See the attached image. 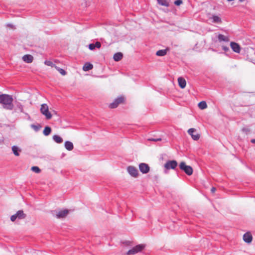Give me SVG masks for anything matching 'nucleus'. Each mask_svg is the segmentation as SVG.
<instances>
[{
	"instance_id": "25",
	"label": "nucleus",
	"mask_w": 255,
	"mask_h": 255,
	"mask_svg": "<svg viewBox=\"0 0 255 255\" xmlns=\"http://www.w3.org/2000/svg\"><path fill=\"white\" fill-rule=\"evenodd\" d=\"M198 107L200 109L203 110L207 107V105L206 102L202 101L198 104Z\"/></svg>"
},
{
	"instance_id": "45",
	"label": "nucleus",
	"mask_w": 255,
	"mask_h": 255,
	"mask_svg": "<svg viewBox=\"0 0 255 255\" xmlns=\"http://www.w3.org/2000/svg\"><path fill=\"white\" fill-rule=\"evenodd\" d=\"M54 114H56V112H55V111H54Z\"/></svg>"
},
{
	"instance_id": "15",
	"label": "nucleus",
	"mask_w": 255,
	"mask_h": 255,
	"mask_svg": "<svg viewBox=\"0 0 255 255\" xmlns=\"http://www.w3.org/2000/svg\"><path fill=\"white\" fill-rule=\"evenodd\" d=\"M178 82L181 88L183 89L186 87V82L183 78L179 77L178 78Z\"/></svg>"
},
{
	"instance_id": "4",
	"label": "nucleus",
	"mask_w": 255,
	"mask_h": 255,
	"mask_svg": "<svg viewBox=\"0 0 255 255\" xmlns=\"http://www.w3.org/2000/svg\"><path fill=\"white\" fill-rule=\"evenodd\" d=\"M178 165L176 160H168L164 165L165 168L164 172L167 173V171L170 169H175Z\"/></svg>"
},
{
	"instance_id": "41",
	"label": "nucleus",
	"mask_w": 255,
	"mask_h": 255,
	"mask_svg": "<svg viewBox=\"0 0 255 255\" xmlns=\"http://www.w3.org/2000/svg\"><path fill=\"white\" fill-rule=\"evenodd\" d=\"M251 141L253 143H255V139H252Z\"/></svg>"
},
{
	"instance_id": "42",
	"label": "nucleus",
	"mask_w": 255,
	"mask_h": 255,
	"mask_svg": "<svg viewBox=\"0 0 255 255\" xmlns=\"http://www.w3.org/2000/svg\"><path fill=\"white\" fill-rule=\"evenodd\" d=\"M244 0H239V1H241V2H243V1H244Z\"/></svg>"
},
{
	"instance_id": "22",
	"label": "nucleus",
	"mask_w": 255,
	"mask_h": 255,
	"mask_svg": "<svg viewBox=\"0 0 255 255\" xmlns=\"http://www.w3.org/2000/svg\"><path fill=\"white\" fill-rule=\"evenodd\" d=\"M53 139L57 143H61L63 142V139L57 135H53Z\"/></svg>"
},
{
	"instance_id": "39",
	"label": "nucleus",
	"mask_w": 255,
	"mask_h": 255,
	"mask_svg": "<svg viewBox=\"0 0 255 255\" xmlns=\"http://www.w3.org/2000/svg\"><path fill=\"white\" fill-rule=\"evenodd\" d=\"M216 188H215V187H212V188H211V192H212V193H214V192H215V191H216Z\"/></svg>"
},
{
	"instance_id": "37",
	"label": "nucleus",
	"mask_w": 255,
	"mask_h": 255,
	"mask_svg": "<svg viewBox=\"0 0 255 255\" xmlns=\"http://www.w3.org/2000/svg\"><path fill=\"white\" fill-rule=\"evenodd\" d=\"M123 243L125 244L126 245L129 246L130 245L131 242L130 241H127L124 242Z\"/></svg>"
},
{
	"instance_id": "20",
	"label": "nucleus",
	"mask_w": 255,
	"mask_h": 255,
	"mask_svg": "<svg viewBox=\"0 0 255 255\" xmlns=\"http://www.w3.org/2000/svg\"><path fill=\"white\" fill-rule=\"evenodd\" d=\"M93 65L90 63H86L83 67V70L84 71H88L92 69Z\"/></svg>"
},
{
	"instance_id": "16",
	"label": "nucleus",
	"mask_w": 255,
	"mask_h": 255,
	"mask_svg": "<svg viewBox=\"0 0 255 255\" xmlns=\"http://www.w3.org/2000/svg\"><path fill=\"white\" fill-rule=\"evenodd\" d=\"M64 146L65 148L69 151L72 150L74 148L73 144L69 141H66L65 142Z\"/></svg>"
},
{
	"instance_id": "29",
	"label": "nucleus",
	"mask_w": 255,
	"mask_h": 255,
	"mask_svg": "<svg viewBox=\"0 0 255 255\" xmlns=\"http://www.w3.org/2000/svg\"><path fill=\"white\" fill-rule=\"evenodd\" d=\"M31 170L35 173H38L40 172V169L37 166H33L31 167Z\"/></svg>"
},
{
	"instance_id": "44",
	"label": "nucleus",
	"mask_w": 255,
	"mask_h": 255,
	"mask_svg": "<svg viewBox=\"0 0 255 255\" xmlns=\"http://www.w3.org/2000/svg\"><path fill=\"white\" fill-rule=\"evenodd\" d=\"M54 114H56V112H55V111H54Z\"/></svg>"
},
{
	"instance_id": "7",
	"label": "nucleus",
	"mask_w": 255,
	"mask_h": 255,
	"mask_svg": "<svg viewBox=\"0 0 255 255\" xmlns=\"http://www.w3.org/2000/svg\"><path fill=\"white\" fill-rule=\"evenodd\" d=\"M125 101V98L123 96H121L115 100V101L111 103L109 105V107L111 109H114L117 108L119 104H122Z\"/></svg>"
},
{
	"instance_id": "40",
	"label": "nucleus",
	"mask_w": 255,
	"mask_h": 255,
	"mask_svg": "<svg viewBox=\"0 0 255 255\" xmlns=\"http://www.w3.org/2000/svg\"><path fill=\"white\" fill-rule=\"evenodd\" d=\"M7 26L9 27H11V28H14V26H13V25H12V24H7Z\"/></svg>"
},
{
	"instance_id": "13",
	"label": "nucleus",
	"mask_w": 255,
	"mask_h": 255,
	"mask_svg": "<svg viewBox=\"0 0 255 255\" xmlns=\"http://www.w3.org/2000/svg\"><path fill=\"white\" fill-rule=\"evenodd\" d=\"M243 240L246 243H251L253 240V237L251 234L249 232L245 233L243 236Z\"/></svg>"
},
{
	"instance_id": "19",
	"label": "nucleus",
	"mask_w": 255,
	"mask_h": 255,
	"mask_svg": "<svg viewBox=\"0 0 255 255\" xmlns=\"http://www.w3.org/2000/svg\"><path fill=\"white\" fill-rule=\"evenodd\" d=\"M169 48H166L165 49L163 50H159L156 52V55L158 56H164L167 54V52Z\"/></svg>"
},
{
	"instance_id": "10",
	"label": "nucleus",
	"mask_w": 255,
	"mask_h": 255,
	"mask_svg": "<svg viewBox=\"0 0 255 255\" xmlns=\"http://www.w3.org/2000/svg\"><path fill=\"white\" fill-rule=\"evenodd\" d=\"M139 169L141 173L146 174L149 171L150 167L147 164L141 163L139 164Z\"/></svg>"
},
{
	"instance_id": "11",
	"label": "nucleus",
	"mask_w": 255,
	"mask_h": 255,
	"mask_svg": "<svg viewBox=\"0 0 255 255\" xmlns=\"http://www.w3.org/2000/svg\"><path fill=\"white\" fill-rule=\"evenodd\" d=\"M196 130L195 128H191L188 129V133L191 136L192 138L195 140H197L200 138V134L198 133H197L196 134H194L193 132Z\"/></svg>"
},
{
	"instance_id": "28",
	"label": "nucleus",
	"mask_w": 255,
	"mask_h": 255,
	"mask_svg": "<svg viewBox=\"0 0 255 255\" xmlns=\"http://www.w3.org/2000/svg\"><path fill=\"white\" fill-rule=\"evenodd\" d=\"M31 127L35 131H37L39 130V129L41 128V126L40 125H31Z\"/></svg>"
},
{
	"instance_id": "21",
	"label": "nucleus",
	"mask_w": 255,
	"mask_h": 255,
	"mask_svg": "<svg viewBox=\"0 0 255 255\" xmlns=\"http://www.w3.org/2000/svg\"><path fill=\"white\" fill-rule=\"evenodd\" d=\"M218 40L220 42L225 41L228 42L229 41V39L228 37L224 36L223 34H220L218 36Z\"/></svg>"
},
{
	"instance_id": "2",
	"label": "nucleus",
	"mask_w": 255,
	"mask_h": 255,
	"mask_svg": "<svg viewBox=\"0 0 255 255\" xmlns=\"http://www.w3.org/2000/svg\"><path fill=\"white\" fill-rule=\"evenodd\" d=\"M146 245L145 244H139L132 248L129 250L127 253V255H134L137 253L141 252L145 248Z\"/></svg>"
},
{
	"instance_id": "24",
	"label": "nucleus",
	"mask_w": 255,
	"mask_h": 255,
	"mask_svg": "<svg viewBox=\"0 0 255 255\" xmlns=\"http://www.w3.org/2000/svg\"><path fill=\"white\" fill-rule=\"evenodd\" d=\"M212 18L213 19V22L217 23H221L222 22L221 18L217 15H213Z\"/></svg>"
},
{
	"instance_id": "23",
	"label": "nucleus",
	"mask_w": 255,
	"mask_h": 255,
	"mask_svg": "<svg viewBox=\"0 0 255 255\" xmlns=\"http://www.w3.org/2000/svg\"><path fill=\"white\" fill-rule=\"evenodd\" d=\"M51 132V128L48 126H46V127H45L43 131V133L44 135H45V136H47L50 134Z\"/></svg>"
},
{
	"instance_id": "9",
	"label": "nucleus",
	"mask_w": 255,
	"mask_h": 255,
	"mask_svg": "<svg viewBox=\"0 0 255 255\" xmlns=\"http://www.w3.org/2000/svg\"><path fill=\"white\" fill-rule=\"evenodd\" d=\"M128 173L132 176L136 178L138 175V171L137 168L133 166H129L127 167Z\"/></svg>"
},
{
	"instance_id": "33",
	"label": "nucleus",
	"mask_w": 255,
	"mask_h": 255,
	"mask_svg": "<svg viewBox=\"0 0 255 255\" xmlns=\"http://www.w3.org/2000/svg\"><path fill=\"white\" fill-rule=\"evenodd\" d=\"M89 48L91 50H93L95 48V46L94 43H91L89 45Z\"/></svg>"
},
{
	"instance_id": "30",
	"label": "nucleus",
	"mask_w": 255,
	"mask_h": 255,
	"mask_svg": "<svg viewBox=\"0 0 255 255\" xmlns=\"http://www.w3.org/2000/svg\"><path fill=\"white\" fill-rule=\"evenodd\" d=\"M242 131L243 132L246 133V134H248L250 132L251 130L249 128L244 127V128H242Z\"/></svg>"
},
{
	"instance_id": "14",
	"label": "nucleus",
	"mask_w": 255,
	"mask_h": 255,
	"mask_svg": "<svg viewBox=\"0 0 255 255\" xmlns=\"http://www.w3.org/2000/svg\"><path fill=\"white\" fill-rule=\"evenodd\" d=\"M22 60L27 63H30L33 61V57L31 55L26 54L22 57Z\"/></svg>"
},
{
	"instance_id": "35",
	"label": "nucleus",
	"mask_w": 255,
	"mask_h": 255,
	"mask_svg": "<svg viewBox=\"0 0 255 255\" xmlns=\"http://www.w3.org/2000/svg\"><path fill=\"white\" fill-rule=\"evenodd\" d=\"M95 44V47L100 48L101 46V44L100 42L97 41Z\"/></svg>"
},
{
	"instance_id": "3",
	"label": "nucleus",
	"mask_w": 255,
	"mask_h": 255,
	"mask_svg": "<svg viewBox=\"0 0 255 255\" xmlns=\"http://www.w3.org/2000/svg\"><path fill=\"white\" fill-rule=\"evenodd\" d=\"M41 113L45 116L46 120H50L52 118V114L49 111V108L46 104H43L41 105L40 109Z\"/></svg>"
},
{
	"instance_id": "36",
	"label": "nucleus",
	"mask_w": 255,
	"mask_h": 255,
	"mask_svg": "<svg viewBox=\"0 0 255 255\" xmlns=\"http://www.w3.org/2000/svg\"><path fill=\"white\" fill-rule=\"evenodd\" d=\"M17 107L21 112H23V107L21 104H18Z\"/></svg>"
},
{
	"instance_id": "43",
	"label": "nucleus",
	"mask_w": 255,
	"mask_h": 255,
	"mask_svg": "<svg viewBox=\"0 0 255 255\" xmlns=\"http://www.w3.org/2000/svg\"><path fill=\"white\" fill-rule=\"evenodd\" d=\"M54 114H56V112H55V111H54Z\"/></svg>"
},
{
	"instance_id": "32",
	"label": "nucleus",
	"mask_w": 255,
	"mask_h": 255,
	"mask_svg": "<svg viewBox=\"0 0 255 255\" xmlns=\"http://www.w3.org/2000/svg\"><path fill=\"white\" fill-rule=\"evenodd\" d=\"M147 140L148 141H161V138H148Z\"/></svg>"
},
{
	"instance_id": "8",
	"label": "nucleus",
	"mask_w": 255,
	"mask_h": 255,
	"mask_svg": "<svg viewBox=\"0 0 255 255\" xmlns=\"http://www.w3.org/2000/svg\"><path fill=\"white\" fill-rule=\"evenodd\" d=\"M69 213V210L67 209L63 210L60 211H53V215L55 216L57 218H65Z\"/></svg>"
},
{
	"instance_id": "31",
	"label": "nucleus",
	"mask_w": 255,
	"mask_h": 255,
	"mask_svg": "<svg viewBox=\"0 0 255 255\" xmlns=\"http://www.w3.org/2000/svg\"><path fill=\"white\" fill-rule=\"evenodd\" d=\"M44 63L45 65H47V66H51V67H53V66H54L55 67V65H54L53 64V63L50 61H48V60H46L44 62Z\"/></svg>"
},
{
	"instance_id": "34",
	"label": "nucleus",
	"mask_w": 255,
	"mask_h": 255,
	"mask_svg": "<svg viewBox=\"0 0 255 255\" xmlns=\"http://www.w3.org/2000/svg\"><path fill=\"white\" fill-rule=\"evenodd\" d=\"M182 0H176L174 1V4L176 5H179L181 3H182Z\"/></svg>"
},
{
	"instance_id": "26",
	"label": "nucleus",
	"mask_w": 255,
	"mask_h": 255,
	"mask_svg": "<svg viewBox=\"0 0 255 255\" xmlns=\"http://www.w3.org/2000/svg\"><path fill=\"white\" fill-rule=\"evenodd\" d=\"M158 3L163 6H169V2L167 1V0H157Z\"/></svg>"
},
{
	"instance_id": "18",
	"label": "nucleus",
	"mask_w": 255,
	"mask_h": 255,
	"mask_svg": "<svg viewBox=\"0 0 255 255\" xmlns=\"http://www.w3.org/2000/svg\"><path fill=\"white\" fill-rule=\"evenodd\" d=\"M123 57V54L121 52H117L114 55L113 58L115 61H119Z\"/></svg>"
},
{
	"instance_id": "17",
	"label": "nucleus",
	"mask_w": 255,
	"mask_h": 255,
	"mask_svg": "<svg viewBox=\"0 0 255 255\" xmlns=\"http://www.w3.org/2000/svg\"><path fill=\"white\" fill-rule=\"evenodd\" d=\"M12 151L13 153V154L15 156H19V152L21 151V150L20 148H19L18 146L14 145L11 148Z\"/></svg>"
},
{
	"instance_id": "6",
	"label": "nucleus",
	"mask_w": 255,
	"mask_h": 255,
	"mask_svg": "<svg viewBox=\"0 0 255 255\" xmlns=\"http://www.w3.org/2000/svg\"><path fill=\"white\" fill-rule=\"evenodd\" d=\"M26 215L23 213L22 210L18 211L16 213L10 217V220L14 222L17 218L18 219H24L26 218Z\"/></svg>"
},
{
	"instance_id": "12",
	"label": "nucleus",
	"mask_w": 255,
	"mask_h": 255,
	"mask_svg": "<svg viewBox=\"0 0 255 255\" xmlns=\"http://www.w3.org/2000/svg\"><path fill=\"white\" fill-rule=\"evenodd\" d=\"M230 45L232 50L234 52L238 53H239L240 52L241 47L238 43L234 42H231L230 43Z\"/></svg>"
},
{
	"instance_id": "1",
	"label": "nucleus",
	"mask_w": 255,
	"mask_h": 255,
	"mask_svg": "<svg viewBox=\"0 0 255 255\" xmlns=\"http://www.w3.org/2000/svg\"><path fill=\"white\" fill-rule=\"evenodd\" d=\"M13 98L11 96L7 94L0 95V104H2L3 108L9 110L13 108Z\"/></svg>"
},
{
	"instance_id": "27",
	"label": "nucleus",
	"mask_w": 255,
	"mask_h": 255,
	"mask_svg": "<svg viewBox=\"0 0 255 255\" xmlns=\"http://www.w3.org/2000/svg\"><path fill=\"white\" fill-rule=\"evenodd\" d=\"M55 68L59 72V73L62 74V75H65L66 74V71L56 66H55Z\"/></svg>"
},
{
	"instance_id": "5",
	"label": "nucleus",
	"mask_w": 255,
	"mask_h": 255,
	"mask_svg": "<svg viewBox=\"0 0 255 255\" xmlns=\"http://www.w3.org/2000/svg\"><path fill=\"white\" fill-rule=\"evenodd\" d=\"M181 170L184 171L188 175H191L193 173L192 168L189 165H186L184 162H181L179 164Z\"/></svg>"
},
{
	"instance_id": "38",
	"label": "nucleus",
	"mask_w": 255,
	"mask_h": 255,
	"mask_svg": "<svg viewBox=\"0 0 255 255\" xmlns=\"http://www.w3.org/2000/svg\"><path fill=\"white\" fill-rule=\"evenodd\" d=\"M223 49L225 51H227L229 50V48L228 47H226V46H223Z\"/></svg>"
}]
</instances>
